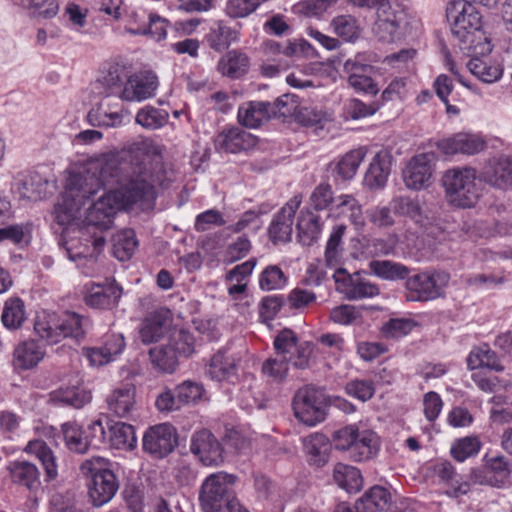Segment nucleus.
Wrapping results in <instances>:
<instances>
[{"label":"nucleus","mask_w":512,"mask_h":512,"mask_svg":"<svg viewBox=\"0 0 512 512\" xmlns=\"http://www.w3.org/2000/svg\"><path fill=\"white\" fill-rule=\"evenodd\" d=\"M168 114L157 108L147 106L136 115V122L148 129H157L166 124Z\"/></svg>","instance_id":"56"},{"label":"nucleus","mask_w":512,"mask_h":512,"mask_svg":"<svg viewBox=\"0 0 512 512\" xmlns=\"http://www.w3.org/2000/svg\"><path fill=\"white\" fill-rule=\"evenodd\" d=\"M480 449V442L476 437H465L456 441L451 447V455L459 462L476 455Z\"/></svg>","instance_id":"60"},{"label":"nucleus","mask_w":512,"mask_h":512,"mask_svg":"<svg viewBox=\"0 0 512 512\" xmlns=\"http://www.w3.org/2000/svg\"><path fill=\"white\" fill-rule=\"evenodd\" d=\"M435 473L442 482L450 486L447 494L452 497H459L465 495L470 490V483L457 479V474L453 465L450 462H442L435 466Z\"/></svg>","instance_id":"34"},{"label":"nucleus","mask_w":512,"mask_h":512,"mask_svg":"<svg viewBox=\"0 0 512 512\" xmlns=\"http://www.w3.org/2000/svg\"><path fill=\"white\" fill-rule=\"evenodd\" d=\"M206 39L213 50L221 52L238 39V31L227 26L223 21H217L211 26Z\"/></svg>","instance_id":"36"},{"label":"nucleus","mask_w":512,"mask_h":512,"mask_svg":"<svg viewBox=\"0 0 512 512\" xmlns=\"http://www.w3.org/2000/svg\"><path fill=\"white\" fill-rule=\"evenodd\" d=\"M87 118L92 126L116 127L121 125L123 115L119 111H113L110 104L104 100L89 111Z\"/></svg>","instance_id":"37"},{"label":"nucleus","mask_w":512,"mask_h":512,"mask_svg":"<svg viewBox=\"0 0 512 512\" xmlns=\"http://www.w3.org/2000/svg\"><path fill=\"white\" fill-rule=\"evenodd\" d=\"M299 98L295 94H284L270 103L271 117H291L297 114Z\"/></svg>","instance_id":"53"},{"label":"nucleus","mask_w":512,"mask_h":512,"mask_svg":"<svg viewBox=\"0 0 512 512\" xmlns=\"http://www.w3.org/2000/svg\"><path fill=\"white\" fill-rule=\"evenodd\" d=\"M306 46H308V43L305 41L297 43L288 40L282 43L270 40L265 43L267 54L283 55L285 57H292L299 52H304Z\"/></svg>","instance_id":"59"},{"label":"nucleus","mask_w":512,"mask_h":512,"mask_svg":"<svg viewBox=\"0 0 512 512\" xmlns=\"http://www.w3.org/2000/svg\"><path fill=\"white\" fill-rule=\"evenodd\" d=\"M87 322L76 312L66 311L59 315L43 311L35 318L34 330L48 344H57L65 338L79 341L85 335Z\"/></svg>","instance_id":"3"},{"label":"nucleus","mask_w":512,"mask_h":512,"mask_svg":"<svg viewBox=\"0 0 512 512\" xmlns=\"http://www.w3.org/2000/svg\"><path fill=\"white\" fill-rule=\"evenodd\" d=\"M168 345L173 347L177 357H189L194 352V337L185 330L175 331L170 336Z\"/></svg>","instance_id":"58"},{"label":"nucleus","mask_w":512,"mask_h":512,"mask_svg":"<svg viewBox=\"0 0 512 512\" xmlns=\"http://www.w3.org/2000/svg\"><path fill=\"white\" fill-rule=\"evenodd\" d=\"M449 275L444 272L419 273L407 278L405 297L408 301H429L441 296L448 284Z\"/></svg>","instance_id":"9"},{"label":"nucleus","mask_w":512,"mask_h":512,"mask_svg":"<svg viewBox=\"0 0 512 512\" xmlns=\"http://www.w3.org/2000/svg\"><path fill=\"white\" fill-rule=\"evenodd\" d=\"M391 504V493L382 486H373L357 500L362 512H385Z\"/></svg>","instance_id":"28"},{"label":"nucleus","mask_w":512,"mask_h":512,"mask_svg":"<svg viewBox=\"0 0 512 512\" xmlns=\"http://www.w3.org/2000/svg\"><path fill=\"white\" fill-rule=\"evenodd\" d=\"M255 137L240 128L234 127L220 132L214 140L217 151L239 153L255 146Z\"/></svg>","instance_id":"18"},{"label":"nucleus","mask_w":512,"mask_h":512,"mask_svg":"<svg viewBox=\"0 0 512 512\" xmlns=\"http://www.w3.org/2000/svg\"><path fill=\"white\" fill-rule=\"evenodd\" d=\"M433 155L422 153L414 156L407 163L402 172L405 186L411 190H420L430 185L433 174Z\"/></svg>","instance_id":"14"},{"label":"nucleus","mask_w":512,"mask_h":512,"mask_svg":"<svg viewBox=\"0 0 512 512\" xmlns=\"http://www.w3.org/2000/svg\"><path fill=\"white\" fill-rule=\"evenodd\" d=\"M190 451L206 467H219L225 461L223 445L208 429L192 434Z\"/></svg>","instance_id":"10"},{"label":"nucleus","mask_w":512,"mask_h":512,"mask_svg":"<svg viewBox=\"0 0 512 512\" xmlns=\"http://www.w3.org/2000/svg\"><path fill=\"white\" fill-rule=\"evenodd\" d=\"M235 371L236 366L233 360L229 359L223 352H217L211 358L206 373L211 379L222 381L234 375Z\"/></svg>","instance_id":"48"},{"label":"nucleus","mask_w":512,"mask_h":512,"mask_svg":"<svg viewBox=\"0 0 512 512\" xmlns=\"http://www.w3.org/2000/svg\"><path fill=\"white\" fill-rule=\"evenodd\" d=\"M286 283L287 277L277 265L267 266L259 275V287L263 291L282 289Z\"/></svg>","instance_id":"51"},{"label":"nucleus","mask_w":512,"mask_h":512,"mask_svg":"<svg viewBox=\"0 0 512 512\" xmlns=\"http://www.w3.org/2000/svg\"><path fill=\"white\" fill-rule=\"evenodd\" d=\"M178 396V402L181 407L185 405H195L204 398L205 389L202 384L186 380L175 387Z\"/></svg>","instance_id":"50"},{"label":"nucleus","mask_w":512,"mask_h":512,"mask_svg":"<svg viewBox=\"0 0 512 512\" xmlns=\"http://www.w3.org/2000/svg\"><path fill=\"white\" fill-rule=\"evenodd\" d=\"M121 296L122 287L113 280L87 286L84 301L90 308L111 310L118 305Z\"/></svg>","instance_id":"15"},{"label":"nucleus","mask_w":512,"mask_h":512,"mask_svg":"<svg viewBox=\"0 0 512 512\" xmlns=\"http://www.w3.org/2000/svg\"><path fill=\"white\" fill-rule=\"evenodd\" d=\"M446 18L460 48L474 52L476 41L483 39L482 17L476 7L464 0H450L446 6Z\"/></svg>","instance_id":"2"},{"label":"nucleus","mask_w":512,"mask_h":512,"mask_svg":"<svg viewBox=\"0 0 512 512\" xmlns=\"http://www.w3.org/2000/svg\"><path fill=\"white\" fill-rule=\"evenodd\" d=\"M271 118L270 102L251 101L239 107L238 120L249 128H257Z\"/></svg>","instance_id":"27"},{"label":"nucleus","mask_w":512,"mask_h":512,"mask_svg":"<svg viewBox=\"0 0 512 512\" xmlns=\"http://www.w3.org/2000/svg\"><path fill=\"white\" fill-rule=\"evenodd\" d=\"M470 72L485 83H493L502 76V69L498 66L487 65L478 58L471 59L467 64Z\"/></svg>","instance_id":"57"},{"label":"nucleus","mask_w":512,"mask_h":512,"mask_svg":"<svg viewBox=\"0 0 512 512\" xmlns=\"http://www.w3.org/2000/svg\"><path fill=\"white\" fill-rule=\"evenodd\" d=\"M467 366L470 370L484 367L497 372L504 370L497 354L488 345L474 348L467 357Z\"/></svg>","instance_id":"32"},{"label":"nucleus","mask_w":512,"mask_h":512,"mask_svg":"<svg viewBox=\"0 0 512 512\" xmlns=\"http://www.w3.org/2000/svg\"><path fill=\"white\" fill-rule=\"evenodd\" d=\"M149 357L153 368L162 373L172 374L178 366V357L168 343L151 348Z\"/></svg>","instance_id":"35"},{"label":"nucleus","mask_w":512,"mask_h":512,"mask_svg":"<svg viewBox=\"0 0 512 512\" xmlns=\"http://www.w3.org/2000/svg\"><path fill=\"white\" fill-rule=\"evenodd\" d=\"M442 181L451 204L461 208H470L476 204L480 186L473 168L450 169L445 172Z\"/></svg>","instance_id":"6"},{"label":"nucleus","mask_w":512,"mask_h":512,"mask_svg":"<svg viewBox=\"0 0 512 512\" xmlns=\"http://www.w3.org/2000/svg\"><path fill=\"white\" fill-rule=\"evenodd\" d=\"M336 290L348 300L372 298L379 294V288L356 275H350L342 268L336 270L333 275Z\"/></svg>","instance_id":"13"},{"label":"nucleus","mask_w":512,"mask_h":512,"mask_svg":"<svg viewBox=\"0 0 512 512\" xmlns=\"http://www.w3.org/2000/svg\"><path fill=\"white\" fill-rule=\"evenodd\" d=\"M369 267L376 276L385 280L405 279L410 272L407 266L390 260H373Z\"/></svg>","instance_id":"42"},{"label":"nucleus","mask_w":512,"mask_h":512,"mask_svg":"<svg viewBox=\"0 0 512 512\" xmlns=\"http://www.w3.org/2000/svg\"><path fill=\"white\" fill-rule=\"evenodd\" d=\"M62 433L67 448L78 454H85L92 446V440L75 422H67L62 425Z\"/></svg>","instance_id":"30"},{"label":"nucleus","mask_w":512,"mask_h":512,"mask_svg":"<svg viewBox=\"0 0 512 512\" xmlns=\"http://www.w3.org/2000/svg\"><path fill=\"white\" fill-rule=\"evenodd\" d=\"M51 400L55 403L81 408L91 400V394L80 387L61 388L51 393Z\"/></svg>","instance_id":"41"},{"label":"nucleus","mask_w":512,"mask_h":512,"mask_svg":"<svg viewBox=\"0 0 512 512\" xmlns=\"http://www.w3.org/2000/svg\"><path fill=\"white\" fill-rule=\"evenodd\" d=\"M1 320L8 329L15 330L20 328L26 320L23 300L18 297L7 299L4 304Z\"/></svg>","instance_id":"39"},{"label":"nucleus","mask_w":512,"mask_h":512,"mask_svg":"<svg viewBox=\"0 0 512 512\" xmlns=\"http://www.w3.org/2000/svg\"><path fill=\"white\" fill-rule=\"evenodd\" d=\"M135 392L132 384L114 389L106 399L108 410L118 417H128L135 408Z\"/></svg>","instance_id":"24"},{"label":"nucleus","mask_w":512,"mask_h":512,"mask_svg":"<svg viewBox=\"0 0 512 512\" xmlns=\"http://www.w3.org/2000/svg\"><path fill=\"white\" fill-rule=\"evenodd\" d=\"M366 155L363 147L354 149L346 153L337 164V173L345 180L352 179L357 172L359 165Z\"/></svg>","instance_id":"49"},{"label":"nucleus","mask_w":512,"mask_h":512,"mask_svg":"<svg viewBox=\"0 0 512 512\" xmlns=\"http://www.w3.org/2000/svg\"><path fill=\"white\" fill-rule=\"evenodd\" d=\"M112 241L113 254L120 261L129 260L138 246L135 232L132 229H123L118 231L113 236Z\"/></svg>","instance_id":"38"},{"label":"nucleus","mask_w":512,"mask_h":512,"mask_svg":"<svg viewBox=\"0 0 512 512\" xmlns=\"http://www.w3.org/2000/svg\"><path fill=\"white\" fill-rule=\"evenodd\" d=\"M45 356V350L36 340H26L17 344L12 355L15 370H29L36 367Z\"/></svg>","instance_id":"20"},{"label":"nucleus","mask_w":512,"mask_h":512,"mask_svg":"<svg viewBox=\"0 0 512 512\" xmlns=\"http://www.w3.org/2000/svg\"><path fill=\"white\" fill-rule=\"evenodd\" d=\"M238 477L224 471L210 474L203 481L199 491V501L205 512H217L236 499L233 487Z\"/></svg>","instance_id":"7"},{"label":"nucleus","mask_w":512,"mask_h":512,"mask_svg":"<svg viewBox=\"0 0 512 512\" xmlns=\"http://www.w3.org/2000/svg\"><path fill=\"white\" fill-rule=\"evenodd\" d=\"M273 344L275 355L288 359V354H291L298 344V338L292 330L285 328L276 335Z\"/></svg>","instance_id":"61"},{"label":"nucleus","mask_w":512,"mask_h":512,"mask_svg":"<svg viewBox=\"0 0 512 512\" xmlns=\"http://www.w3.org/2000/svg\"><path fill=\"white\" fill-rule=\"evenodd\" d=\"M171 322V312L161 308L149 314L143 321L139 334L144 344L159 341Z\"/></svg>","instance_id":"21"},{"label":"nucleus","mask_w":512,"mask_h":512,"mask_svg":"<svg viewBox=\"0 0 512 512\" xmlns=\"http://www.w3.org/2000/svg\"><path fill=\"white\" fill-rule=\"evenodd\" d=\"M158 87L157 76L151 72H140L129 76L119 94L127 102H141L155 95Z\"/></svg>","instance_id":"12"},{"label":"nucleus","mask_w":512,"mask_h":512,"mask_svg":"<svg viewBox=\"0 0 512 512\" xmlns=\"http://www.w3.org/2000/svg\"><path fill=\"white\" fill-rule=\"evenodd\" d=\"M347 230L346 225L340 224L333 228L325 249V260L328 266L334 267L339 264L343 256V236Z\"/></svg>","instance_id":"43"},{"label":"nucleus","mask_w":512,"mask_h":512,"mask_svg":"<svg viewBox=\"0 0 512 512\" xmlns=\"http://www.w3.org/2000/svg\"><path fill=\"white\" fill-rule=\"evenodd\" d=\"M83 227H80L78 240L71 239L66 242V251L68 257L72 261H76L81 258H87L90 261H95L96 257L102 250L105 244V238L98 232H90L89 234L83 235Z\"/></svg>","instance_id":"17"},{"label":"nucleus","mask_w":512,"mask_h":512,"mask_svg":"<svg viewBox=\"0 0 512 512\" xmlns=\"http://www.w3.org/2000/svg\"><path fill=\"white\" fill-rule=\"evenodd\" d=\"M331 26L334 32L346 41L358 38L360 28L357 19L352 15H340L332 20Z\"/></svg>","instance_id":"52"},{"label":"nucleus","mask_w":512,"mask_h":512,"mask_svg":"<svg viewBox=\"0 0 512 512\" xmlns=\"http://www.w3.org/2000/svg\"><path fill=\"white\" fill-rule=\"evenodd\" d=\"M333 479L339 487L349 493L359 491L363 484L360 470L343 463H337L334 466Z\"/></svg>","instance_id":"33"},{"label":"nucleus","mask_w":512,"mask_h":512,"mask_svg":"<svg viewBox=\"0 0 512 512\" xmlns=\"http://www.w3.org/2000/svg\"><path fill=\"white\" fill-rule=\"evenodd\" d=\"M484 180L489 185L499 189L512 187V158L501 157L486 167Z\"/></svg>","instance_id":"26"},{"label":"nucleus","mask_w":512,"mask_h":512,"mask_svg":"<svg viewBox=\"0 0 512 512\" xmlns=\"http://www.w3.org/2000/svg\"><path fill=\"white\" fill-rule=\"evenodd\" d=\"M399 30V22L398 20H382L376 19L372 31L375 37L378 38L379 41L385 43L394 42L397 38Z\"/></svg>","instance_id":"63"},{"label":"nucleus","mask_w":512,"mask_h":512,"mask_svg":"<svg viewBox=\"0 0 512 512\" xmlns=\"http://www.w3.org/2000/svg\"><path fill=\"white\" fill-rule=\"evenodd\" d=\"M249 67V59L246 54L237 50L227 52L218 62L219 72L230 78L243 76Z\"/></svg>","instance_id":"31"},{"label":"nucleus","mask_w":512,"mask_h":512,"mask_svg":"<svg viewBox=\"0 0 512 512\" xmlns=\"http://www.w3.org/2000/svg\"><path fill=\"white\" fill-rule=\"evenodd\" d=\"M326 397L321 389L313 386L300 388L293 398L295 417L308 426L324 421Z\"/></svg>","instance_id":"8"},{"label":"nucleus","mask_w":512,"mask_h":512,"mask_svg":"<svg viewBox=\"0 0 512 512\" xmlns=\"http://www.w3.org/2000/svg\"><path fill=\"white\" fill-rule=\"evenodd\" d=\"M110 443L116 449L132 450L136 447L134 427L124 422H116L110 427Z\"/></svg>","instance_id":"40"},{"label":"nucleus","mask_w":512,"mask_h":512,"mask_svg":"<svg viewBox=\"0 0 512 512\" xmlns=\"http://www.w3.org/2000/svg\"><path fill=\"white\" fill-rule=\"evenodd\" d=\"M392 155L387 150L378 152L365 175V182L371 188L385 186L391 170Z\"/></svg>","instance_id":"25"},{"label":"nucleus","mask_w":512,"mask_h":512,"mask_svg":"<svg viewBox=\"0 0 512 512\" xmlns=\"http://www.w3.org/2000/svg\"><path fill=\"white\" fill-rule=\"evenodd\" d=\"M309 201L310 206L315 211H334L337 197H334L333 189L330 184L320 183L312 191Z\"/></svg>","instance_id":"47"},{"label":"nucleus","mask_w":512,"mask_h":512,"mask_svg":"<svg viewBox=\"0 0 512 512\" xmlns=\"http://www.w3.org/2000/svg\"><path fill=\"white\" fill-rule=\"evenodd\" d=\"M300 203L301 201L297 197L289 200L273 217L268 228V235L274 244L291 241L294 217Z\"/></svg>","instance_id":"16"},{"label":"nucleus","mask_w":512,"mask_h":512,"mask_svg":"<svg viewBox=\"0 0 512 512\" xmlns=\"http://www.w3.org/2000/svg\"><path fill=\"white\" fill-rule=\"evenodd\" d=\"M133 18L138 23L137 28H130L129 32L135 35H150L153 39L160 41L167 35V20L150 13L146 16L144 11L134 12Z\"/></svg>","instance_id":"23"},{"label":"nucleus","mask_w":512,"mask_h":512,"mask_svg":"<svg viewBox=\"0 0 512 512\" xmlns=\"http://www.w3.org/2000/svg\"><path fill=\"white\" fill-rule=\"evenodd\" d=\"M178 444L176 428L169 423L149 427L143 435V450L155 458L170 454Z\"/></svg>","instance_id":"11"},{"label":"nucleus","mask_w":512,"mask_h":512,"mask_svg":"<svg viewBox=\"0 0 512 512\" xmlns=\"http://www.w3.org/2000/svg\"><path fill=\"white\" fill-rule=\"evenodd\" d=\"M20 2L35 18L50 19L55 17L59 10L57 0H20Z\"/></svg>","instance_id":"54"},{"label":"nucleus","mask_w":512,"mask_h":512,"mask_svg":"<svg viewBox=\"0 0 512 512\" xmlns=\"http://www.w3.org/2000/svg\"><path fill=\"white\" fill-rule=\"evenodd\" d=\"M42 186L43 184L38 175H29L18 183L17 191L22 199L37 201L42 198Z\"/></svg>","instance_id":"62"},{"label":"nucleus","mask_w":512,"mask_h":512,"mask_svg":"<svg viewBox=\"0 0 512 512\" xmlns=\"http://www.w3.org/2000/svg\"><path fill=\"white\" fill-rule=\"evenodd\" d=\"M107 464L105 458L93 457L80 465L81 473L89 478L88 496L94 507H101L110 502L119 488L116 475Z\"/></svg>","instance_id":"4"},{"label":"nucleus","mask_w":512,"mask_h":512,"mask_svg":"<svg viewBox=\"0 0 512 512\" xmlns=\"http://www.w3.org/2000/svg\"><path fill=\"white\" fill-rule=\"evenodd\" d=\"M289 370L288 359L274 356L266 359L262 364L264 376L275 382H282L286 379Z\"/></svg>","instance_id":"55"},{"label":"nucleus","mask_w":512,"mask_h":512,"mask_svg":"<svg viewBox=\"0 0 512 512\" xmlns=\"http://www.w3.org/2000/svg\"><path fill=\"white\" fill-rule=\"evenodd\" d=\"M296 229L299 242L305 246L312 245L317 240L321 230L319 216L309 209L301 211Z\"/></svg>","instance_id":"29"},{"label":"nucleus","mask_w":512,"mask_h":512,"mask_svg":"<svg viewBox=\"0 0 512 512\" xmlns=\"http://www.w3.org/2000/svg\"><path fill=\"white\" fill-rule=\"evenodd\" d=\"M488 473L492 476L493 486L502 485L510 475L509 464L503 456L491 458L486 464Z\"/></svg>","instance_id":"64"},{"label":"nucleus","mask_w":512,"mask_h":512,"mask_svg":"<svg viewBox=\"0 0 512 512\" xmlns=\"http://www.w3.org/2000/svg\"><path fill=\"white\" fill-rule=\"evenodd\" d=\"M437 147L446 155L467 154L473 155L485 148V142L477 135L458 133L438 142Z\"/></svg>","instance_id":"19"},{"label":"nucleus","mask_w":512,"mask_h":512,"mask_svg":"<svg viewBox=\"0 0 512 512\" xmlns=\"http://www.w3.org/2000/svg\"><path fill=\"white\" fill-rule=\"evenodd\" d=\"M332 441L336 450L348 452L349 458L354 462L368 461L374 458L379 451V438L371 430H359L350 425L334 432Z\"/></svg>","instance_id":"5"},{"label":"nucleus","mask_w":512,"mask_h":512,"mask_svg":"<svg viewBox=\"0 0 512 512\" xmlns=\"http://www.w3.org/2000/svg\"><path fill=\"white\" fill-rule=\"evenodd\" d=\"M12 481L32 488L33 484L38 481L39 472L37 467L26 461H15L8 467Z\"/></svg>","instance_id":"46"},{"label":"nucleus","mask_w":512,"mask_h":512,"mask_svg":"<svg viewBox=\"0 0 512 512\" xmlns=\"http://www.w3.org/2000/svg\"><path fill=\"white\" fill-rule=\"evenodd\" d=\"M166 172L152 141L134 143L120 153L103 154L67 179L62 202L55 207V220L61 226L76 225L80 210L92 196L107 185L118 189L102 195L87 210L83 235L112 227L121 208L134 204L148 207L155 199V187L165 186Z\"/></svg>","instance_id":"1"},{"label":"nucleus","mask_w":512,"mask_h":512,"mask_svg":"<svg viewBox=\"0 0 512 512\" xmlns=\"http://www.w3.org/2000/svg\"><path fill=\"white\" fill-rule=\"evenodd\" d=\"M390 206L395 215L409 217L416 222L422 220L423 210L418 198L397 196L391 200Z\"/></svg>","instance_id":"45"},{"label":"nucleus","mask_w":512,"mask_h":512,"mask_svg":"<svg viewBox=\"0 0 512 512\" xmlns=\"http://www.w3.org/2000/svg\"><path fill=\"white\" fill-rule=\"evenodd\" d=\"M26 451L35 454L41 461L49 479H53L57 476L56 458L50 447H48L44 441H30L26 446Z\"/></svg>","instance_id":"44"},{"label":"nucleus","mask_w":512,"mask_h":512,"mask_svg":"<svg viewBox=\"0 0 512 512\" xmlns=\"http://www.w3.org/2000/svg\"><path fill=\"white\" fill-rule=\"evenodd\" d=\"M303 446L309 465L321 468L329 462L332 443L324 434L314 433L306 437Z\"/></svg>","instance_id":"22"}]
</instances>
